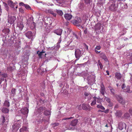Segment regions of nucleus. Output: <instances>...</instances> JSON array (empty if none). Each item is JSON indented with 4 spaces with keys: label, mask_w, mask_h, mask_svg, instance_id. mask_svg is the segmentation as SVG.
<instances>
[{
    "label": "nucleus",
    "mask_w": 132,
    "mask_h": 132,
    "mask_svg": "<svg viewBox=\"0 0 132 132\" xmlns=\"http://www.w3.org/2000/svg\"><path fill=\"white\" fill-rule=\"evenodd\" d=\"M21 122L20 120H18L17 122H15L12 126L13 129L15 131L17 130L20 127Z\"/></svg>",
    "instance_id": "1"
},
{
    "label": "nucleus",
    "mask_w": 132,
    "mask_h": 132,
    "mask_svg": "<svg viewBox=\"0 0 132 132\" xmlns=\"http://www.w3.org/2000/svg\"><path fill=\"white\" fill-rule=\"evenodd\" d=\"M75 55L77 59L76 60H78L82 55L81 51L79 49L76 50L75 52Z\"/></svg>",
    "instance_id": "2"
},
{
    "label": "nucleus",
    "mask_w": 132,
    "mask_h": 132,
    "mask_svg": "<svg viewBox=\"0 0 132 132\" xmlns=\"http://www.w3.org/2000/svg\"><path fill=\"white\" fill-rule=\"evenodd\" d=\"M126 127V124L122 122H120L118 124V128L120 130H122L123 129H125Z\"/></svg>",
    "instance_id": "3"
},
{
    "label": "nucleus",
    "mask_w": 132,
    "mask_h": 132,
    "mask_svg": "<svg viewBox=\"0 0 132 132\" xmlns=\"http://www.w3.org/2000/svg\"><path fill=\"white\" fill-rule=\"evenodd\" d=\"M16 17L14 16L9 17L8 19V22L9 23L12 24L14 23Z\"/></svg>",
    "instance_id": "4"
},
{
    "label": "nucleus",
    "mask_w": 132,
    "mask_h": 132,
    "mask_svg": "<svg viewBox=\"0 0 132 132\" xmlns=\"http://www.w3.org/2000/svg\"><path fill=\"white\" fill-rule=\"evenodd\" d=\"M115 97L118 101H119V103L123 104H125V101L123 100V98L121 96L116 95Z\"/></svg>",
    "instance_id": "5"
},
{
    "label": "nucleus",
    "mask_w": 132,
    "mask_h": 132,
    "mask_svg": "<svg viewBox=\"0 0 132 132\" xmlns=\"http://www.w3.org/2000/svg\"><path fill=\"white\" fill-rule=\"evenodd\" d=\"M28 109L27 108H25L22 109L21 110V112L24 115H26V117H27V114L28 113Z\"/></svg>",
    "instance_id": "6"
},
{
    "label": "nucleus",
    "mask_w": 132,
    "mask_h": 132,
    "mask_svg": "<svg viewBox=\"0 0 132 132\" xmlns=\"http://www.w3.org/2000/svg\"><path fill=\"white\" fill-rule=\"evenodd\" d=\"M25 35L29 39H31V40H33L32 33L31 31H28L25 33Z\"/></svg>",
    "instance_id": "7"
},
{
    "label": "nucleus",
    "mask_w": 132,
    "mask_h": 132,
    "mask_svg": "<svg viewBox=\"0 0 132 132\" xmlns=\"http://www.w3.org/2000/svg\"><path fill=\"white\" fill-rule=\"evenodd\" d=\"M110 10L112 11H115L117 10L116 5L114 3L112 4L109 7Z\"/></svg>",
    "instance_id": "8"
},
{
    "label": "nucleus",
    "mask_w": 132,
    "mask_h": 132,
    "mask_svg": "<svg viewBox=\"0 0 132 132\" xmlns=\"http://www.w3.org/2000/svg\"><path fill=\"white\" fill-rule=\"evenodd\" d=\"M46 70L45 69H44L42 67H40L39 69L37 70V71L41 75L43 74L44 73Z\"/></svg>",
    "instance_id": "9"
},
{
    "label": "nucleus",
    "mask_w": 132,
    "mask_h": 132,
    "mask_svg": "<svg viewBox=\"0 0 132 132\" xmlns=\"http://www.w3.org/2000/svg\"><path fill=\"white\" fill-rule=\"evenodd\" d=\"M8 117V116H6V117H5L3 116H2L1 117L2 119L3 123H5V125H7V124L9 119Z\"/></svg>",
    "instance_id": "10"
},
{
    "label": "nucleus",
    "mask_w": 132,
    "mask_h": 132,
    "mask_svg": "<svg viewBox=\"0 0 132 132\" xmlns=\"http://www.w3.org/2000/svg\"><path fill=\"white\" fill-rule=\"evenodd\" d=\"M73 23L75 25L79 24L81 22V20L80 18H78L77 20H74L72 21Z\"/></svg>",
    "instance_id": "11"
},
{
    "label": "nucleus",
    "mask_w": 132,
    "mask_h": 132,
    "mask_svg": "<svg viewBox=\"0 0 132 132\" xmlns=\"http://www.w3.org/2000/svg\"><path fill=\"white\" fill-rule=\"evenodd\" d=\"M64 17L67 20H69L72 18V16L69 14H65L64 15Z\"/></svg>",
    "instance_id": "12"
},
{
    "label": "nucleus",
    "mask_w": 132,
    "mask_h": 132,
    "mask_svg": "<svg viewBox=\"0 0 132 132\" xmlns=\"http://www.w3.org/2000/svg\"><path fill=\"white\" fill-rule=\"evenodd\" d=\"M62 30L61 29H59L55 30L54 32L58 35H61L62 32Z\"/></svg>",
    "instance_id": "13"
},
{
    "label": "nucleus",
    "mask_w": 132,
    "mask_h": 132,
    "mask_svg": "<svg viewBox=\"0 0 132 132\" xmlns=\"http://www.w3.org/2000/svg\"><path fill=\"white\" fill-rule=\"evenodd\" d=\"M100 56L103 59H104L105 61H108V59L106 56L103 53H102L100 54Z\"/></svg>",
    "instance_id": "14"
},
{
    "label": "nucleus",
    "mask_w": 132,
    "mask_h": 132,
    "mask_svg": "<svg viewBox=\"0 0 132 132\" xmlns=\"http://www.w3.org/2000/svg\"><path fill=\"white\" fill-rule=\"evenodd\" d=\"M124 91L128 93H131L132 92V91L130 90V86H128L124 88Z\"/></svg>",
    "instance_id": "15"
},
{
    "label": "nucleus",
    "mask_w": 132,
    "mask_h": 132,
    "mask_svg": "<svg viewBox=\"0 0 132 132\" xmlns=\"http://www.w3.org/2000/svg\"><path fill=\"white\" fill-rule=\"evenodd\" d=\"M18 27L20 30H22L24 27L23 22H20L18 24Z\"/></svg>",
    "instance_id": "16"
},
{
    "label": "nucleus",
    "mask_w": 132,
    "mask_h": 132,
    "mask_svg": "<svg viewBox=\"0 0 132 132\" xmlns=\"http://www.w3.org/2000/svg\"><path fill=\"white\" fill-rule=\"evenodd\" d=\"M8 4L11 7L14 8V3L11 0H8Z\"/></svg>",
    "instance_id": "17"
},
{
    "label": "nucleus",
    "mask_w": 132,
    "mask_h": 132,
    "mask_svg": "<svg viewBox=\"0 0 132 132\" xmlns=\"http://www.w3.org/2000/svg\"><path fill=\"white\" fill-rule=\"evenodd\" d=\"M45 53V51L42 50L41 52L38 51L37 52V54H38V56L39 58H41L42 56L43 55V54Z\"/></svg>",
    "instance_id": "18"
},
{
    "label": "nucleus",
    "mask_w": 132,
    "mask_h": 132,
    "mask_svg": "<svg viewBox=\"0 0 132 132\" xmlns=\"http://www.w3.org/2000/svg\"><path fill=\"white\" fill-rule=\"evenodd\" d=\"M45 108L44 107H40L38 110V113L39 114H40L42 112L43 110H45Z\"/></svg>",
    "instance_id": "19"
},
{
    "label": "nucleus",
    "mask_w": 132,
    "mask_h": 132,
    "mask_svg": "<svg viewBox=\"0 0 132 132\" xmlns=\"http://www.w3.org/2000/svg\"><path fill=\"white\" fill-rule=\"evenodd\" d=\"M78 122V120L75 119L72 121L71 123V125L73 126H75L77 124Z\"/></svg>",
    "instance_id": "20"
},
{
    "label": "nucleus",
    "mask_w": 132,
    "mask_h": 132,
    "mask_svg": "<svg viewBox=\"0 0 132 132\" xmlns=\"http://www.w3.org/2000/svg\"><path fill=\"white\" fill-rule=\"evenodd\" d=\"M101 27V24L100 23H97L95 25V29L96 30H98L100 29Z\"/></svg>",
    "instance_id": "21"
},
{
    "label": "nucleus",
    "mask_w": 132,
    "mask_h": 132,
    "mask_svg": "<svg viewBox=\"0 0 132 132\" xmlns=\"http://www.w3.org/2000/svg\"><path fill=\"white\" fill-rule=\"evenodd\" d=\"M116 77L118 79H120L122 77L121 75L119 73L117 72L115 74Z\"/></svg>",
    "instance_id": "22"
},
{
    "label": "nucleus",
    "mask_w": 132,
    "mask_h": 132,
    "mask_svg": "<svg viewBox=\"0 0 132 132\" xmlns=\"http://www.w3.org/2000/svg\"><path fill=\"white\" fill-rule=\"evenodd\" d=\"M93 99H95L96 100V101L98 103H101V100L99 97H97L95 96H94L93 97Z\"/></svg>",
    "instance_id": "23"
},
{
    "label": "nucleus",
    "mask_w": 132,
    "mask_h": 132,
    "mask_svg": "<svg viewBox=\"0 0 132 132\" xmlns=\"http://www.w3.org/2000/svg\"><path fill=\"white\" fill-rule=\"evenodd\" d=\"M20 132H23L26 131V132H28V130L27 128L26 127H23L20 130Z\"/></svg>",
    "instance_id": "24"
},
{
    "label": "nucleus",
    "mask_w": 132,
    "mask_h": 132,
    "mask_svg": "<svg viewBox=\"0 0 132 132\" xmlns=\"http://www.w3.org/2000/svg\"><path fill=\"white\" fill-rule=\"evenodd\" d=\"M97 108L104 110L105 109V108L101 104H97Z\"/></svg>",
    "instance_id": "25"
},
{
    "label": "nucleus",
    "mask_w": 132,
    "mask_h": 132,
    "mask_svg": "<svg viewBox=\"0 0 132 132\" xmlns=\"http://www.w3.org/2000/svg\"><path fill=\"white\" fill-rule=\"evenodd\" d=\"M88 119L87 118H85L84 119L82 120V124H86L88 122Z\"/></svg>",
    "instance_id": "26"
},
{
    "label": "nucleus",
    "mask_w": 132,
    "mask_h": 132,
    "mask_svg": "<svg viewBox=\"0 0 132 132\" xmlns=\"http://www.w3.org/2000/svg\"><path fill=\"white\" fill-rule=\"evenodd\" d=\"M2 111L4 113H8L9 112V110L6 108H3L2 109Z\"/></svg>",
    "instance_id": "27"
},
{
    "label": "nucleus",
    "mask_w": 132,
    "mask_h": 132,
    "mask_svg": "<svg viewBox=\"0 0 132 132\" xmlns=\"http://www.w3.org/2000/svg\"><path fill=\"white\" fill-rule=\"evenodd\" d=\"M2 31L5 34H7L9 32L10 30L8 28L4 29Z\"/></svg>",
    "instance_id": "28"
},
{
    "label": "nucleus",
    "mask_w": 132,
    "mask_h": 132,
    "mask_svg": "<svg viewBox=\"0 0 132 132\" xmlns=\"http://www.w3.org/2000/svg\"><path fill=\"white\" fill-rule=\"evenodd\" d=\"M16 90V89H15L13 88H12V89L11 90V92L12 94V95L13 96H14L15 94Z\"/></svg>",
    "instance_id": "29"
},
{
    "label": "nucleus",
    "mask_w": 132,
    "mask_h": 132,
    "mask_svg": "<svg viewBox=\"0 0 132 132\" xmlns=\"http://www.w3.org/2000/svg\"><path fill=\"white\" fill-rule=\"evenodd\" d=\"M4 104L6 106L9 107L10 106L9 102L7 101H5Z\"/></svg>",
    "instance_id": "30"
},
{
    "label": "nucleus",
    "mask_w": 132,
    "mask_h": 132,
    "mask_svg": "<svg viewBox=\"0 0 132 132\" xmlns=\"http://www.w3.org/2000/svg\"><path fill=\"white\" fill-rule=\"evenodd\" d=\"M82 109L85 110H87L88 109V107L87 106L84 104H83L82 105Z\"/></svg>",
    "instance_id": "31"
},
{
    "label": "nucleus",
    "mask_w": 132,
    "mask_h": 132,
    "mask_svg": "<svg viewBox=\"0 0 132 132\" xmlns=\"http://www.w3.org/2000/svg\"><path fill=\"white\" fill-rule=\"evenodd\" d=\"M44 114L46 116L49 115L51 114V113L50 111L45 110L44 111Z\"/></svg>",
    "instance_id": "32"
},
{
    "label": "nucleus",
    "mask_w": 132,
    "mask_h": 132,
    "mask_svg": "<svg viewBox=\"0 0 132 132\" xmlns=\"http://www.w3.org/2000/svg\"><path fill=\"white\" fill-rule=\"evenodd\" d=\"M94 100L92 102V103L90 104V105L92 106H93L96 104V100L95 99H93Z\"/></svg>",
    "instance_id": "33"
},
{
    "label": "nucleus",
    "mask_w": 132,
    "mask_h": 132,
    "mask_svg": "<svg viewBox=\"0 0 132 132\" xmlns=\"http://www.w3.org/2000/svg\"><path fill=\"white\" fill-rule=\"evenodd\" d=\"M56 11L57 13L60 15H62L63 14V12L61 10H57Z\"/></svg>",
    "instance_id": "34"
},
{
    "label": "nucleus",
    "mask_w": 132,
    "mask_h": 132,
    "mask_svg": "<svg viewBox=\"0 0 132 132\" xmlns=\"http://www.w3.org/2000/svg\"><path fill=\"white\" fill-rule=\"evenodd\" d=\"M59 124L58 123H54L52 124L51 125L52 126V127L53 128H55L56 126H58Z\"/></svg>",
    "instance_id": "35"
},
{
    "label": "nucleus",
    "mask_w": 132,
    "mask_h": 132,
    "mask_svg": "<svg viewBox=\"0 0 132 132\" xmlns=\"http://www.w3.org/2000/svg\"><path fill=\"white\" fill-rule=\"evenodd\" d=\"M98 65L100 66V67L101 69H102L103 68V66L100 60H99L98 61Z\"/></svg>",
    "instance_id": "36"
},
{
    "label": "nucleus",
    "mask_w": 132,
    "mask_h": 132,
    "mask_svg": "<svg viewBox=\"0 0 132 132\" xmlns=\"http://www.w3.org/2000/svg\"><path fill=\"white\" fill-rule=\"evenodd\" d=\"M49 12L51 14H52L54 16H56V14L55 13H54L53 11L51 10H50L49 11Z\"/></svg>",
    "instance_id": "37"
},
{
    "label": "nucleus",
    "mask_w": 132,
    "mask_h": 132,
    "mask_svg": "<svg viewBox=\"0 0 132 132\" xmlns=\"http://www.w3.org/2000/svg\"><path fill=\"white\" fill-rule=\"evenodd\" d=\"M105 0H98V3L101 4H102L104 3Z\"/></svg>",
    "instance_id": "38"
},
{
    "label": "nucleus",
    "mask_w": 132,
    "mask_h": 132,
    "mask_svg": "<svg viewBox=\"0 0 132 132\" xmlns=\"http://www.w3.org/2000/svg\"><path fill=\"white\" fill-rule=\"evenodd\" d=\"M124 116L126 118H128L130 117L129 114L128 113H125V114Z\"/></svg>",
    "instance_id": "39"
},
{
    "label": "nucleus",
    "mask_w": 132,
    "mask_h": 132,
    "mask_svg": "<svg viewBox=\"0 0 132 132\" xmlns=\"http://www.w3.org/2000/svg\"><path fill=\"white\" fill-rule=\"evenodd\" d=\"M85 2L86 4H90L92 2L91 0H85Z\"/></svg>",
    "instance_id": "40"
},
{
    "label": "nucleus",
    "mask_w": 132,
    "mask_h": 132,
    "mask_svg": "<svg viewBox=\"0 0 132 132\" xmlns=\"http://www.w3.org/2000/svg\"><path fill=\"white\" fill-rule=\"evenodd\" d=\"M105 100L108 103H110V100L109 98L106 97H105Z\"/></svg>",
    "instance_id": "41"
},
{
    "label": "nucleus",
    "mask_w": 132,
    "mask_h": 132,
    "mask_svg": "<svg viewBox=\"0 0 132 132\" xmlns=\"http://www.w3.org/2000/svg\"><path fill=\"white\" fill-rule=\"evenodd\" d=\"M24 7L26 8L27 9H31V7L29 5L27 4H25Z\"/></svg>",
    "instance_id": "42"
},
{
    "label": "nucleus",
    "mask_w": 132,
    "mask_h": 132,
    "mask_svg": "<svg viewBox=\"0 0 132 132\" xmlns=\"http://www.w3.org/2000/svg\"><path fill=\"white\" fill-rule=\"evenodd\" d=\"M3 3L4 4L5 7L6 9V10H7V11H8L9 10V7L7 4L5 3Z\"/></svg>",
    "instance_id": "43"
},
{
    "label": "nucleus",
    "mask_w": 132,
    "mask_h": 132,
    "mask_svg": "<svg viewBox=\"0 0 132 132\" xmlns=\"http://www.w3.org/2000/svg\"><path fill=\"white\" fill-rule=\"evenodd\" d=\"M110 89L113 95H114V90L113 88H111V87H110Z\"/></svg>",
    "instance_id": "44"
},
{
    "label": "nucleus",
    "mask_w": 132,
    "mask_h": 132,
    "mask_svg": "<svg viewBox=\"0 0 132 132\" xmlns=\"http://www.w3.org/2000/svg\"><path fill=\"white\" fill-rule=\"evenodd\" d=\"M101 47L100 46H97L95 48V49L96 50H99L101 49Z\"/></svg>",
    "instance_id": "45"
},
{
    "label": "nucleus",
    "mask_w": 132,
    "mask_h": 132,
    "mask_svg": "<svg viewBox=\"0 0 132 132\" xmlns=\"http://www.w3.org/2000/svg\"><path fill=\"white\" fill-rule=\"evenodd\" d=\"M77 26L80 28H81L82 29H83L84 28L83 26L82 25H81L80 24L77 25Z\"/></svg>",
    "instance_id": "46"
},
{
    "label": "nucleus",
    "mask_w": 132,
    "mask_h": 132,
    "mask_svg": "<svg viewBox=\"0 0 132 132\" xmlns=\"http://www.w3.org/2000/svg\"><path fill=\"white\" fill-rule=\"evenodd\" d=\"M121 6H124V7H122V8L127 9V6L126 5H124L123 4H121Z\"/></svg>",
    "instance_id": "47"
},
{
    "label": "nucleus",
    "mask_w": 132,
    "mask_h": 132,
    "mask_svg": "<svg viewBox=\"0 0 132 132\" xmlns=\"http://www.w3.org/2000/svg\"><path fill=\"white\" fill-rule=\"evenodd\" d=\"M19 11L21 13H24L23 10L21 8H20L19 9Z\"/></svg>",
    "instance_id": "48"
},
{
    "label": "nucleus",
    "mask_w": 132,
    "mask_h": 132,
    "mask_svg": "<svg viewBox=\"0 0 132 132\" xmlns=\"http://www.w3.org/2000/svg\"><path fill=\"white\" fill-rule=\"evenodd\" d=\"M100 92L102 95H104V94L105 90H101Z\"/></svg>",
    "instance_id": "49"
},
{
    "label": "nucleus",
    "mask_w": 132,
    "mask_h": 132,
    "mask_svg": "<svg viewBox=\"0 0 132 132\" xmlns=\"http://www.w3.org/2000/svg\"><path fill=\"white\" fill-rule=\"evenodd\" d=\"M109 110L107 109L105 110H103V112H104L105 113H107L109 112Z\"/></svg>",
    "instance_id": "50"
},
{
    "label": "nucleus",
    "mask_w": 132,
    "mask_h": 132,
    "mask_svg": "<svg viewBox=\"0 0 132 132\" xmlns=\"http://www.w3.org/2000/svg\"><path fill=\"white\" fill-rule=\"evenodd\" d=\"M55 47L54 46L53 47H49V50H53V49H55Z\"/></svg>",
    "instance_id": "51"
},
{
    "label": "nucleus",
    "mask_w": 132,
    "mask_h": 132,
    "mask_svg": "<svg viewBox=\"0 0 132 132\" xmlns=\"http://www.w3.org/2000/svg\"><path fill=\"white\" fill-rule=\"evenodd\" d=\"M2 76L3 77L6 78L7 76V75L6 74H2Z\"/></svg>",
    "instance_id": "52"
},
{
    "label": "nucleus",
    "mask_w": 132,
    "mask_h": 132,
    "mask_svg": "<svg viewBox=\"0 0 132 132\" xmlns=\"http://www.w3.org/2000/svg\"><path fill=\"white\" fill-rule=\"evenodd\" d=\"M129 112L131 115H132V108H130L129 110Z\"/></svg>",
    "instance_id": "53"
},
{
    "label": "nucleus",
    "mask_w": 132,
    "mask_h": 132,
    "mask_svg": "<svg viewBox=\"0 0 132 132\" xmlns=\"http://www.w3.org/2000/svg\"><path fill=\"white\" fill-rule=\"evenodd\" d=\"M25 4H24L23 3V2H21L19 3L20 5L21 6H24Z\"/></svg>",
    "instance_id": "54"
},
{
    "label": "nucleus",
    "mask_w": 132,
    "mask_h": 132,
    "mask_svg": "<svg viewBox=\"0 0 132 132\" xmlns=\"http://www.w3.org/2000/svg\"><path fill=\"white\" fill-rule=\"evenodd\" d=\"M72 118V117H71L70 118H64V119H62V121H63L64 120H68L69 119H70Z\"/></svg>",
    "instance_id": "55"
},
{
    "label": "nucleus",
    "mask_w": 132,
    "mask_h": 132,
    "mask_svg": "<svg viewBox=\"0 0 132 132\" xmlns=\"http://www.w3.org/2000/svg\"><path fill=\"white\" fill-rule=\"evenodd\" d=\"M125 87H125V84H122V85L121 88L122 89H124V88H125Z\"/></svg>",
    "instance_id": "56"
},
{
    "label": "nucleus",
    "mask_w": 132,
    "mask_h": 132,
    "mask_svg": "<svg viewBox=\"0 0 132 132\" xmlns=\"http://www.w3.org/2000/svg\"><path fill=\"white\" fill-rule=\"evenodd\" d=\"M63 109L64 110V111H65V113L67 112H68V110H67V108H64Z\"/></svg>",
    "instance_id": "57"
},
{
    "label": "nucleus",
    "mask_w": 132,
    "mask_h": 132,
    "mask_svg": "<svg viewBox=\"0 0 132 132\" xmlns=\"http://www.w3.org/2000/svg\"><path fill=\"white\" fill-rule=\"evenodd\" d=\"M94 51H95V52L97 54L99 53H100V51L99 52L96 50H95Z\"/></svg>",
    "instance_id": "58"
},
{
    "label": "nucleus",
    "mask_w": 132,
    "mask_h": 132,
    "mask_svg": "<svg viewBox=\"0 0 132 132\" xmlns=\"http://www.w3.org/2000/svg\"><path fill=\"white\" fill-rule=\"evenodd\" d=\"M68 123L69 122L68 121H66V122L64 123V125H65V126H66V124H68Z\"/></svg>",
    "instance_id": "59"
},
{
    "label": "nucleus",
    "mask_w": 132,
    "mask_h": 132,
    "mask_svg": "<svg viewBox=\"0 0 132 132\" xmlns=\"http://www.w3.org/2000/svg\"><path fill=\"white\" fill-rule=\"evenodd\" d=\"M73 35L77 39H78V37L77 35H76V34H74Z\"/></svg>",
    "instance_id": "60"
},
{
    "label": "nucleus",
    "mask_w": 132,
    "mask_h": 132,
    "mask_svg": "<svg viewBox=\"0 0 132 132\" xmlns=\"http://www.w3.org/2000/svg\"><path fill=\"white\" fill-rule=\"evenodd\" d=\"M84 94L86 96H88L89 95V93L87 92H85Z\"/></svg>",
    "instance_id": "61"
},
{
    "label": "nucleus",
    "mask_w": 132,
    "mask_h": 132,
    "mask_svg": "<svg viewBox=\"0 0 132 132\" xmlns=\"http://www.w3.org/2000/svg\"><path fill=\"white\" fill-rule=\"evenodd\" d=\"M101 90H104V88L103 85L101 86Z\"/></svg>",
    "instance_id": "62"
},
{
    "label": "nucleus",
    "mask_w": 132,
    "mask_h": 132,
    "mask_svg": "<svg viewBox=\"0 0 132 132\" xmlns=\"http://www.w3.org/2000/svg\"><path fill=\"white\" fill-rule=\"evenodd\" d=\"M39 101L41 103L42 102L43 103H44V101L43 100H42V99H40Z\"/></svg>",
    "instance_id": "63"
},
{
    "label": "nucleus",
    "mask_w": 132,
    "mask_h": 132,
    "mask_svg": "<svg viewBox=\"0 0 132 132\" xmlns=\"http://www.w3.org/2000/svg\"><path fill=\"white\" fill-rule=\"evenodd\" d=\"M74 45H73L71 46L70 49L71 50H73L74 48Z\"/></svg>",
    "instance_id": "64"
}]
</instances>
